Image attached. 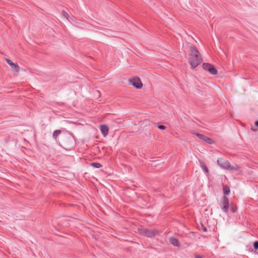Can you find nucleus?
<instances>
[{
  "instance_id": "23",
  "label": "nucleus",
  "mask_w": 258,
  "mask_h": 258,
  "mask_svg": "<svg viewBox=\"0 0 258 258\" xmlns=\"http://www.w3.org/2000/svg\"><path fill=\"white\" fill-rule=\"evenodd\" d=\"M203 230H204L205 232L207 231V228L204 227L203 228Z\"/></svg>"
},
{
  "instance_id": "16",
  "label": "nucleus",
  "mask_w": 258,
  "mask_h": 258,
  "mask_svg": "<svg viewBox=\"0 0 258 258\" xmlns=\"http://www.w3.org/2000/svg\"><path fill=\"white\" fill-rule=\"evenodd\" d=\"M230 190L229 187L227 186H225V187H224V194L226 195H228L230 194Z\"/></svg>"
},
{
  "instance_id": "8",
  "label": "nucleus",
  "mask_w": 258,
  "mask_h": 258,
  "mask_svg": "<svg viewBox=\"0 0 258 258\" xmlns=\"http://www.w3.org/2000/svg\"><path fill=\"white\" fill-rule=\"evenodd\" d=\"M100 130L104 137H106L108 134V127L106 125H100Z\"/></svg>"
},
{
  "instance_id": "4",
  "label": "nucleus",
  "mask_w": 258,
  "mask_h": 258,
  "mask_svg": "<svg viewBox=\"0 0 258 258\" xmlns=\"http://www.w3.org/2000/svg\"><path fill=\"white\" fill-rule=\"evenodd\" d=\"M203 68L205 71H207L213 75H216L218 73L217 70L212 64L209 63H204Z\"/></svg>"
},
{
  "instance_id": "3",
  "label": "nucleus",
  "mask_w": 258,
  "mask_h": 258,
  "mask_svg": "<svg viewBox=\"0 0 258 258\" xmlns=\"http://www.w3.org/2000/svg\"><path fill=\"white\" fill-rule=\"evenodd\" d=\"M229 205L228 198L226 196H223L220 203V207L222 211L226 214H228Z\"/></svg>"
},
{
  "instance_id": "17",
  "label": "nucleus",
  "mask_w": 258,
  "mask_h": 258,
  "mask_svg": "<svg viewBox=\"0 0 258 258\" xmlns=\"http://www.w3.org/2000/svg\"><path fill=\"white\" fill-rule=\"evenodd\" d=\"M253 247L255 250L258 249V241H256L253 243Z\"/></svg>"
},
{
  "instance_id": "12",
  "label": "nucleus",
  "mask_w": 258,
  "mask_h": 258,
  "mask_svg": "<svg viewBox=\"0 0 258 258\" xmlns=\"http://www.w3.org/2000/svg\"><path fill=\"white\" fill-rule=\"evenodd\" d=\"M229 207L230 208V209H231V211L232 212V213H234L237 212V208L236 206L233 203H231L229 205Z\"/></svg>"
},
{
  "instance_id": "20",
  "label": "nucleus",
  "mask_w": 258,
  "mask_h": 258,
  "mask_svg": "<svg viewBox=\"0 0 258 258\" xmlns=\"http://www.w3.org/2000/svg\"><path fill=\"white\" fill-rule=\"evenodd\" d=\"M195 258H203V257H202V256H200V255H196L195 256Z\"/></svg>"
},
{
  "instance_id": "14",
  "label": "nucleus",
  "mask_w": 258,
  "mask_h": 258,
  "mask_svg": "<svg viewBox=\"0 0 258 258\" xmlns=\"http://www.w3.org/2000/svg\"><path fill=\"white\" fill-rule=\"evenodd\" d=\"M60 133L61 131L60 130H55L53 133V138L56 139L57 137L60 134Z\"/></svg>"
},
{
  "instance_id": "11",
  "label": "nucleus",
  "mask_w": 258,
  "mask_h": 258,
  "mask_svg": "<svg viewBox=\"0 0 258 258\" xmlns=\"http://www.w3.org/2000/svg\"><path fill=\"white\" fill-rule=\"evenodd\" d=\"M7 62L11 67H14L15 68H18V66L14 62H13L9 58H6Z\"/></svg>"
},
{
  "instance_id": "9",
  "label": "nucleus",
  "mask_w": 258,
  "mask_h": 258,
  "mask_svg": "<svg viewBox=\"0 0 258 258\" xmlns=\"http://www.w3.org/2000/svg\"><path fill=\"white\" fill-rule=\"evenodd\" d=\"M170 243L173 246L176 247H179L180 245L178 239L173 237H170L169 239Z\"/></svg>"
},
{
  "instance_id": "18",
  "label": "nucleus",
  "mask_w": 258,
  "mask_h": 258,
  "mask_svg": "<svg viewBox=\"0 0 258 258\" xmlns=\"http://www.w3.org/2000/svg\"><path fill=\"white\" fill-rule=\"evenodd\" d=\"M62 15L65 18L68 19L69 14L67 12L62 11Z\"/></svg>"
},
{
  "instance_id": "22",
  "label": "nucleus",
  "mask_w": 258,
  "mask_h": 258,
  "mask_svg": "<svg viewBox=\"0 0 258 258\" xmlns=\"http://www.w3.org/2000/svg\"><path fill=\"white\" fill-rule=\"evenodd\" d=\"M251 130L254 132H256L257 131V130L256 128H253V127L251 128Z\"/></svg>"
},
{
  "instance_id": "21",
  "label": "nucleus",
  "mask_w": 258,
  "mask_h": 258,
  "mask_svg": "<svg viewBox=\"0 0 258 258\" xmlns=\"http://www.w3.org/2000/svg\"><path fill=\"white\" fill-rule=\"evenodd\" d=\"M254 125L255 126L258 127V120L255 122Z\"/></svg>"
},
{
  "instance_id": "7",
  "label": "nucleus",
  "mask_w": 258,
  "mask_h": 258,
  "mask_svg": "<svg viewBox=\"0 0 258 258\" xmlns=\"http://www.w3.org/2000/svg\"><path fill=\"white\" fill-rule=\"evenodd\" d=\"M218 164L223 169L228 170L230 167V163L227 160L222 161L221 160H217Z\"/></svg>"
},
{
  "instance_id": "1",
  "label": "nucleus",
  "mask_w": 258,
  "mask_h": 258,
  "mask_svg": "<svg viewBox=\"0 0 258 258\" xmlns=\"http://www.w3.org/2000/svg\"><path fill=\"white\" fill-rule=\"evenodd\" d=\"M190 53L189 56V62L192 69L196 68L202 61V56L197 48L194 45L190 46Z\"/></svg>"
},
{
  "instance_id": "6",
  "label": "nucleus",
  "mask_w": 258,
  "mask_h": 258,
  "mask_svg": "<svg viewBox=\"0 0 258 258\" xmlns=\"http://www.w3.org/2000/svg\"><path fill=\"white\" fill-rule=\"evenodd\" d=\"M196 135L198 138L204 141L207 143H208L209 144H212L213 143V141L209 137H208L204 135L199 133H197Z\"/></svg>"
},
{
  "instance_id": "19",
  "label": "nucleus",
  "mask_w": 258,
  "mask_h": 258,
  "mask_svg": "<svg viewBox=\"0 0 258 258\" xmlns=\"http://www.w3.org/2000/svg\"><path fill=\"white\" fill-rule=\"evenodd\" d=\"M158 127L160 130H164L165 128V126L163 125H158Z\"/></svg>"
},
{
  "instance_id": "2",
  "label": "nucleus",
  "mask_w": 258,
  "mask_h": 258,
  "mask_svg": "<svg viewBox=\"0 0 258 258\" xmlns=\"http://www.w3.org/2000/svg\"><path fill=\"white\" fill-rule=\"evenodd\" d=\"M140 233L142 235L146 236L148 237H154L156 235H159V231L156 229L141 228L139 229Z\"/></svg>"
},
{
  "instance_id": "13",
  "label": "nucleus",
  "mask_w": 258,
  "mask_h": 258,
  "mask_svg": "<svg viewBox=\"0 0 258 258\" xmlns=\"http://www.w3.org/2000/svg\"><path fill=\"white\" fill-rule=\"evenodd\" d=\"M239 166L238 165H235L234 166H231L230 164V167L228 168V170L230 171H237L239 169Z\"/></svg>"
},
{
  "instance_id": "5",
  "label": "nucleus",
  "mask_w": 258,
  "mask_h": 258,
  "mask_svg": "<svg viewBox=\"0 0 258 258\" xmlns=\"http://www.w3.org/2000/svg\"><path fill=\"white\" fill-rule=\"evenodd\" d=\"M129 84L137 89H141L143 86L141 81L139 78H134L133 79L130 80Z\"/></svg>"
},
{
  "instance_id": "15",
  "label": "nucleus",
  "mask_w": 258,
  "mask_h": 258,
  "mask_svg": "<svg viewBox=\"0 0 258 258\" xmlns=\"http://www.w3.org/2000/svg\"><path fill=\"white\" fill-rule=\"evenodd\" d=\"M91 166L96 168H99L102 167V165L100 163L97 162L92 163Z\"/></svg>"
},
{
  "instance_id": "10",
  "label": "nucleus",
  "mask_w": 258,
  "mask_h": 258,
  "mask_svg": "<svg viewBox=\"0 0 258 258\" xmlns=\"http://www.w3.org/2000/svg\"><path fill=\"white\" fill-rule=\"evenodd\" d=\"M200 166L202 170H203V171H204L206 173H208L209 170L205 163L202 161H200Z\"/></svg>"
}]
</instances>
